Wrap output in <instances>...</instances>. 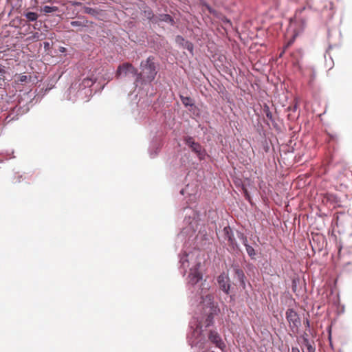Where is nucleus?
I'll use <instances>...</instances> for the list:
<instances>
[{
  "mask_svg": "<svg viewBox=\"0 0 352 352\" xmlns=\"http://www.w3.org/2000/svg\"><path fill=\"white\" fill-rule=\"evenodd\" d=\"M305 324L307 327H309L310 323H309V320L308 319H306V320L305 321Z\"/></svg>",
  "mask_w": 352,
  "mask_h": 352,
  "instance_id": "nucleus-23",
  "label": "nucleus"
},
{
  "mask_svg": "<svg viewBox=\"0 0 352 352\" xmlns=\"http://www.w3.org/2000/svg\"><path fill=\"white\" fill-rule=\"evenodd\" d=\"M199 265H197L195 267L190 269L188 278L189 283H190L192 285L197 283L200 280L202 279V274L198 269Z\"/></svg>",
  "mask_w": 352,
  "mask_h": 352,
  "instance_id": "nucleus-8",
  "label": "nucleus"
},
{
  "mask_svg": "<svg viewBox=\"0 0 352 352\" xmlns=\"http://www.w3.org/2000/svg\"><path fill=\"white\" fill-rule=\"evenodd\" d=\"M221 237L223 238L224 241H227L229 245L234 246L235 239L234 238L233 232L230 226H226L221 232Z\"/></svg>",
  "mask_w": 352,
  "mask_h": 352,
  "instance_id": "nucleus-7",
  "label": "nucleus"
},
{
  "mask_svg": "<svg viewBox=\"0 0 352 352\" xmlns=\"http://www.w3.org/2000/svg\"><path fill=\"white\" fill-rule=\"evenodd\" d=\"M217 282L222 291L226 294H229L230 289V278L224 273L220 274L217 278Z\"/></svg>",
  "mask_w": 352,
  "mask_h": 352,
  "instance_id": "nucleus-6",
  "label": "nucleus"
},
{
  "mask_svg": "<svg viewBox=\"0 0 352 352\" xmlns=\"http://www.w3.org/2000/svg\"><path fill=\"white\" fill-rule=\"evenodd\" d=\"M5 72L4 69L0 67V73H3Z\"/></svg>",
  "mask_w": 352,
  "mask_h": 352,
  "instance_id": "nucleus-28",
  "label": "nucleus"
},
{
  "mask_svg": "<svg viewBox=\"0 0 352 352\" xmlns=\"http://www.w3.org/2000/svg\"><path fill=\"white\" fill-rule=\"evenodd\" d=\"M24 15L27 18V19L30 21H36L38 17V15L36 12H26Z\"/></svg>",
  "mask_w": 352,
  "mask_h": 352,
  "instance_id": "nucleus-15",
  "label": "nucleus"
},
{
  "mask_svg": "<svg viewBox=\"0 0 352 352\" xmlns=\"http://www.w3.org/2000/svg\"><path fill=\"white\" fill-rule=\"evenodd\" d=\"M286 318L289 323L291 329H297L300 324V320L298 314L292 309H288L287 310Z\"/></svg>",
  "mask_w": 352,
  "mask_h": 352,
  "instance_id": "nucleus-4",
  "label": "nucleus"
},
{
  "mask_svg": "<svg viewBox=\"0 0 352 352\" xmlns=\"http://www.w3.org/2000/svg\"><path fill=\"white\" fill-rule=\"evenodd\" d=\"M71 25L73 27L82 28V27H85L86 24H85L84 21H73L71 22Z\"/></svg>",
  "mask_w": 352,
  "mask_h": 352,
  "instance_id": "nucleus-19",
  "label": "nucleus"
},
{
  "mask_svg": "<svg viewBox=\"0 0 352 352\" xmlns=\"http://www.w3.org/2000/svg\"><path fill=\"white\" fill-rule=\"evenodd\" d=\"M58 10V8L56 6H45L42 8V11L45 14L52 13L54 12H57Z\"/></svg>",
  "mask_w": 352,
  "mask_h": 352,
  "instance_id": "nucleus-16",
  "label": "nucleus"
},
{
  "mask_svg": "<svg viewBox=\"0 0 352 352\" xmlns=\"http://www.w3.org/2000/svg\"><path fill=\"white\" fill-rule=\"evenodd\" d=\"M263 111L265 115V116L271 121H273V116L272 112L270 110V107L267 104H264L263 107Z\"/></svg>",
  "mask_w": 352,
  "mask_h": 352,
  "instance_id": "nucleus-17",
  "label": "nucleus"
},
{
  "mask_svg": "<svg viewBox=\"0 0 352 352\" xmlns=\"http://www.w3.org/2000/svg\"><path fill=\"white\" fill-rule=\"evenodd\" d=\"M160 21L166 22V23L171 24V25H173L174 23V21H173V19L172 18V16L170 15L166 14H160L159 16H156L155 19H154L155 23H159Z\"/></svg>",
  "mask_w": 352,
  "mask_h": 352,
  "instance_id": "nucleus-10",
  "label": "nucleus"
},
{
  "mask_svg": "<svg viewBox=\"0 0 352 352\" xmlns=\"http://www.w3.org/2000/svg\"><path fill=\"white\" fill-rule=\"evenodd\" d=\"M181 100H182V103L186 107L193 105L192 100L190 97L181 96Z\"/></svg>",
  "mask_w": 352,
  "mask_h": 352,
  "instance_id": "nucleus-18",
  "label": "nucleus"
},
{
  "mask_svg": "<svg viewBox=\"0 0 352 352\" xmlns=\"http://www.w3.org/2000/svg\"><path fill=\"white\" fill-rule=\"evenodd\" d=\"M153 56H149L140 63L141 72H138L137 79L142 80L145 82H151L157 74V65Z\"/></svg>",
  "mask_w": 352,
  "mask_h": 352,
  "instance_id": "nucleus-1",
  "label": "nucleus"
},
{
  "mask_svg": "<svg viewBox=\"0 0 352 352\" xmlns=\"http://www.w3.org/2000/svg\"><path fill=\"white\" fill-rule=\"evenodd\" d=\"M144 16L154 23V19H156L157 16L153 14L151 8H148L144 10Z\"/></svg>",
  "mask_w": 352,
  "mask_h": 352,
  "instance_id": "nucleus-13",
  "label": "nucleus"
},
{
  "mask_svg": "<svg viewBox=\"0 0 352 352\" xmlns=\"http://www.w3.org/2000/svg\"><path fill=\"white\" fill-rule=\"evenodd\" d=\"M213 323V316L212 314H210L209 315H208L206 319V321H205V324H206V327H210L211 324H212Z\"/></svg>",
  "mask_w": 352,
  "mask_h": 352,
  "instance_id": "nucleus-20",
  "label": "nucleus"
},
{
  "mask_svg": "<svg viewBox=\"0 0 352 352\" xmlns=\"http://www.w3.org/2000/svg\"><path fill=\"white\" fill-rule=\"evenodd\" d=\"M128 74H131L133 76H137L138 75V69L133 66L132 64L129 63H124L118 67L116 71V76L119 77L120 75H127Z\"/></svg>",
  "mask_w": 352,
  "mask_h": 352,
  "instance_id": "nucleus-2",
  "label": "nucleus"
},
{
  "mask_svg": "<svg viewBox=\"0 0 352 352\" xmlns=\"http://www.w3.org/2000/svg\"><path fill=\"white\" fill-rule=\"evenodd\" d=\"M234 276L235 278L239 281L241 286L245 289V276L243 271V270L240 269L239 267H234Z\"/></svg>",
  "mask_w": 352,
  "mask_h": 352,
  "instance_id": "nucleus-9",
  "label": "nucleus"
},
{
  "mask_svg": "<svg viewBox=\"0 0 352 352\" xmlns=\"http://www.w3.org/2000/svg\"><path fill=\"white\" fill-rule=\"evenodd\" d=\"M27 76H21L20 78V81L23 82L26 80Z\"/></svg>",
  "mask_w": 352,
  "mask_h": 352,
  "instance_id": "nucleus-24",
  "label": "nucleus"
},
{
  "mask_svg": "<svg viewBox=\"0 0 352 352\" xmlns=\"http://www.w3.org/2000/svg\"><path fill=\"white\" fill-rule=\"evenodd\" d=\"M292 352H300L298 348H292Z\"/></svg>",
  "mask_w": 352,
  "mask_h": 352,
  "instance_id": "nucleus-25",
  "label": "nucleus"
},
{
  "mask_svg": "<svg viewBox=\"0 0 352 352\" xmlns=\"http://www.w3.org/2000/svg\"><path fill=\"white\" fill-rule=\"evenodd\" d=\"M199 1H200V2H201L204 6H206L208 9H210V8H209V7H208V5H206V3H204L203 2V1H202V0H199Z\"/></svg>",
  "mask_w": 352,
  "mask_h": 352,
  "instance_id": "nucleus-27",
  "label": "nucleus"
},
{
  "mask_svg": "<svg viewBox=\"0 0 352 352\" xmlns=\"http://www.w3.org/2000/svg\"><path fill=\"white\" fill-rule=\"evenodd\" d=\"M208 339L211 342L214 344L217 347L221 350L226 347L224 342L222 341L220 335L217 331L210 330L208 334Z\"/></svg>",
  "mask_w": 352,
  "mask_h": 352,
  "instance_id": "nucleus-5",
  "label": "nucleus"
},
{
  "mask_svg": "<svg viewBox=\"0 0 352 352\" xmlns=\"http://www.w3.org/2000/svg\"><path fill=\"white\" fill-rule=\"evenodd\" d=\"M184 142L193 152L197 153L200 159L203 158L204 153L202 150V146L198 142H195L193 138L189 136L186 137Z\"/></svg>",
  "mask_w": 352,
  "mask_h": 352,
  "instance_id": "nucleus-3",
  "label": "nucleus"
},
{
  "mask_svg": "<svg viewBox=\"0 0 352 352\" xmlns=\"http://www.w3.org/2000/svg\"><path fill=\"white\" fill-rule=\"evenodd\" d=\"M302 344L305 347L306 351L302 349L303 352H316L314 342H311L307 337L302 338Z\"/></svg>",
  "mask_w": 352,
  "mask_h": 352,
  "instance_id": "nucleus-11",
  "label": "nucleus"
},
{
  "mask_svg": "<svg viewBox=\"0 0 352 352\" xmlns=\"http://www.w3.org/2000/svg\"><path fill=\"white\" fill-rule=\"evenodd\" d=\"M247 243H248L247 238L243 237V243L245 246L246 252L250 257L254 258V256L256 254L254 249L251 245H248Z\"/></svg>",
  "mask_w": 352,
  "mask_h": 352,
  "instance_id": "nucleus-12",
  "label": "nucleus"
},
{
  "mask_svg": "<svg viewBox=\"0 0 352 352\" xmlns=\"http://www.w3.org/2000/svg\"><path fill=\"white\" fill-rule=\"evenodd\" d=\"M296 108H297V104H296L294 105L293 107H289L288 108V109L290 110V111H296Z\"/></svg>",
  "mask_w": 352,
  "mask_h": 352,
  "instance_id": "nucleus-22",
  "label": "nucleus"
},
{
  "mask_svg": "<svg viewBox=\"0 0 352 352\" xmlns=\"http://www.w3.org/2000/svg\"><path fill=\"white\" fill-rule=\"evenodd\" d=\"M41 34H39L38 32H35L33 34V35L30 37V39H32V40H36V41H38V40H41V38H40L41 37Z\"/></svg>",
  "mask_w": 352,
  "mask_h": 352,
  "instance_id": "nucleus-21",
  "label": "nucleus"
},
{
  "mask_svg": "<svg viewBox=\"0 0 352 352\" xmlns=\"http://www.w3.org/2000/svg\"><path fill=\"white\" fill-rule=\"evenodd\" d=\"M95 82V80L91 78H85L80 84L83 88L91 87Z\"/></svg>",
  "mask_w": 352,
  "mask_h": 352,
  "instance_id": "nucleus-14",
  "label": "nucleus"
},
{
  "mask_svg": "<svg viewBox=\"0 0 352 352\" xmlns=\"http://www.w3.org/2000/svg\"><path fill=\"white\" fill-rule=\"evenodd\" d=\"M206 298H208V300L210 301L212 300V297L211 295H207Z\"/></svg>",
  "mask_w": 352,
  "mask_h": 352,
  "instance_id": "nucleus-26",
  "label": "nucleus"
}]
</instances>
